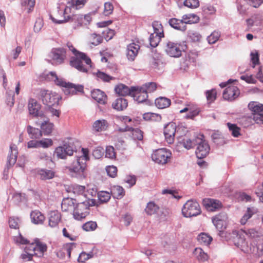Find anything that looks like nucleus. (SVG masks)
<instances>
[{"mask_svg": "<svg viewBox=\"0 0 263 263\" xmlns=\"http://www.w3.org/2000/svg\"><path fill=\"white\" fill-rule=\"evenodd\" d=\"M170 26L175 29L185 31L186 29V26L184 25L182 19L179 20L176 18H172L168 21Z\"/></svg>", "mask_w": 263, "mask_h": 263, "instance_id": "c85d7f7f", "label": "nucleus"}, {"mask_svg": "<svg viewBox=\"0 0 263 263\" xmlns=\"http://www.w3.org/2000/svg\"><path fill=\"white\" fill-rule=\"evenodd\" d=\"M139 49V45L135 43L129 44L126 49V57L128 60L133 61L137 55Z\"/></svg>", "mask_w": 263, "mask_h": 263, "instance_id": "aec40b11", "label": "nucleus"}, {"mask_svg": "<svg viewBox=\"0 0 263 263\" xmlns=\"http://www.w3.org/2000/svg\"><path fill=\"white\" fill-rule=\"evenodd\" d=\"M156 106L160 109L168 107L171 105V100L165 97H159L155 100Z\"/></svg>", "mask_w": 263, "mask_h": 263, "instance_id": "473e14b6", "label": "nucleus"}, {"mask_svg": "<svg viewBox=\"0 0 263 263\" xmlns=\"http://www.w3.org/2000/svg\"><path fill=\"white\" fill-rule=\"evenodd\" d=\"M213 223L216 228L221 233L224 229H226L224 226V221L217 217H215L212 219Z\"/></svg>", "mask_w": 263, "mask_h": 263, "instance_id": "de8ad7c7", "label": "nucleus"}, {"mask_svg": "<svg viewBox=\"0 0 263 263\" xmlns=\"http://www.w3.org/2000/svg\"><path fill=\"white\" fill-rule=\"evenodd\" d=\"M61 218L60 213L57 211H51L49 213V225L51 227H55L58 226Z\"/></svg>", "mask_w": 263, "mask_h": 263, "instance_id": "a878e982", "label": "nucleus"}, {"mask_svg": "<svg viewBox=\"0 0 263 263\" xmlns=\"http://www.w3.org/2000/svg\"><path fill=\"white\" fill-rule=\"evenodd\" d=\"M35 240L34 242L28 243L25 248V252H28L30 255H35Z\"/></svg>", "mask_w": 263, "mask_h": 263, "instance_id": "bf43d9fd", "label": "nucleus"}, {"mask_svg": "<svg viewBox=\"0 0 263 263\" xmlns=\"http://www.w3.org/2000/svg\"><path fill=\"white\" fill-rule=\"evenodd\" d=\"M10 149V154L8 157L7 165L11 166L14 165L16 161L18 152L17 146L15 144H11Z\"/></svg>", "mask_w": 263, "mask_h": 263, "instance_id": "b1692460", "label": "nucleus"}, {"mask_svg": "<svg viewBox=\"0 0 263 263\" xmlns=\"http://www.w3.org/2000/svg\"><path fill=\"white\" fill-rule=\"evenodd\" d=\"M152 26L154 31L153 33L164 36L163 27L159 22L154 21Z\"/></svg>", "mask_w": 263, "mask_h": 263, "instance_id": "a18cd8bd", "label": "nucleus"}, {"mask_svg": "<svg viewBox=\"0 0 263 263\" xmlns=\"http://www.w3.org/2000/svg\"><path fill=\"white\" fill-rule=\"evenodd\" d=\"M203 136L201 135L195 138L196 145L197 147L196 149V154L198 158L202 159L209 154L210 148L208 142L203 139Z\"/></svg>", "mask_w": 263, "mask_h": 263, "instance_id": "1a4fd4ad", "label": "nucleus"}, {"mask_svg": "<svg viewBox=\"0 0 263 263\" xmlns=\"http://www.w3.org/2000/svg\"><path fill=\"white\" fill-rule=\"evenodd\" d=\"M91 96L93 99L100 104H105L107 100V96L103 91L97 89L91 91Z\"/></svg>", "mask_w": 263, "mask_h": 263, "instance_id": "4be33fe9", "label": "nucleus"}, {"mask_svg": "<svg viewBox=\"0 0 263 263\" xmlns=\"http://www.w3.org/2000/svg\"><path fill=\"white\" fill-rule=\"evenodd\" d=\"M198 20V17L195 14H185L182 17V21L184 25L196 23Z\"/></svg>", "mask_w": 263, "mask_h": 263, "instance_id": "ea45409f", "label": "nucleus"}, {"mask_svg": "<svg viewBox=\"0 0 263 263\" xmlns=\"http://www.w3.org/2000/svg\"><path fill=\"white\" fill-rule=\"evenodd\" d=\"M31 221L34 224H42L45 217L43 214L38 210H34L30 214Z\"/></svg>", "mask_w": 263, "mask_h": 263, "instance_id": "cd10ccee", "label": "nucleus"}, {"mask_svg": "<svg viewBox=\"0 0 263 263\" xmlns=\"http://www.w3.org/2000/svg\"><path fill=\"white\" fill-rule=\"evenodd\" d=\"M220 34L219 32L214 31L207 37V40L209 44H213L215 43L219 39Z\"/></svg>", "mask_w": 263, "mask_h": 263, "instance_id": "5fc2aeb1", "label": "nucleus"}, {"mask_svg": "<svg viewBox=\"0 0 263 263\" xmlns=\"http://www.w3.org/2000/svg\"><path fill=\"white\" fill-rule=\"evenodd\" d=\"M198 240L200 243L208 246L211 243L212 237L207 234L202 233L198 235Z\"/></svg>", "mask_w": 263, "mask_h": 263, "instance_id": "a19ab883", "label": "nucleus"}, {"mask_svg": "<svg viewBox=\"0 0 263 263\" xmlns=\"http://www.w3.org/2000/svg\"><path fill=\"white\" fill-rule=\"evenodd\" d=\"M172 154L165 148L156 150L152 155V158L155 162L160 164H165L170 159Z\"/></svg>", "mask_w": 263, "mask_h": 263, "instance_id": "9b49d317", "label": "nucleus"}, {"mask_svg": "<svg viewBox=\"0 0 263 263\" xmlns=\"http://www.w3.org/2000/svg\"><path fill=\"white\" fill-rule=\"evenodd\" d=\"M47 251V246L45 243L41 242L39 239H35V256L42 257L44 253Z\"/></svg>", "mask_w": 263, "mask_h": 263, "instance_id": "7c9ffc66", "label": "nucleus"}, {"mask_svg": "<svg viewBox=\"0 0 263 263\" xmlns=\"http://www.w3.org/2000/svg\"><path fill=\"white\" fill-rule=\"evenodd\" d=\"M98 197L101 203L107 202L110 198V195L107 192H100L98 194Z\"/></svg>", "mask_w": 263, "mask_h": 263, "instance_id": "603ef678", "label": "nucleus"}, {"mask_svg": "<svg viewBox=\"0 0 263 263\" xmlns=\"http://www.w3.org/2000/svg\"><path fill=\"white\" fill-rule=\"evenodd\" d=\"M211 137L214 143L217 145H222L225 143L224 138L219 131H214L212 133Z\"/></svg>", "mask_w": 263, "mask_h": 263, "instance_id": "72a5a7b5", "label": "nucleus"}, {"mask_svg": "<svg viewBox=\"0 0 263 263\" xmlns=\"http://www.w3.org/2000/svg\"><path fill=\"white\" fill-rule=\"evenodd\" d=\"M75 247V243H67L63 247L61 250H59L57 252V255L59 258H63L65 257V253H67L68 254V258H70L71 252Z\"/></svg>", "mask_w": 263, "mask_h": 263, "instance_id": "393cba45", "label": "nucleus"}, {"mask_svg": "<svg viewBox=\"0 0 263 263\" xmlns=\"http://www.w3.org/2000/svg\"><path fill=\"white\" fill-rule=\"evenodd\" d=\"M203 204L207 210L209 211H215L220 209L222 204L221 203L217 200L207 198L203 200Z\"/></svg>", "mask_w": 263, "mask_h": 263, "instance_id": "6ab92c4d", "label": "nucleus"}, {"mask_svg": "<svg viewBox=\"0 0 263 263\" xmlns=\"http://www.w3.org/2000/svg\"><path fill=\"white\" fill-rule=\"evenodd\" d=\"M205 93L207 100L210 103L213 102L216 98V91L215 89L208 90Z\"/></svg>", "mask_w": 263, "mask_h": 263, "instance_id": "338daca9", "label": "nucleus"}, {"mask_svg": "<svg viewBox=\"0 0 263 263\" xmlns=\"http://www.w3.org/2000/svg\"><path fill=\"white\" fill-rule=\"evenodd\" d=\"M97 227V224L96 222L89 221L84 224L82 228L86 231H90L95 230Z\"/></svg>", "mask_w": 263, "mask_h": 263, "instance_id": "4d7b16f0", "label": "nucleus"}, {"mask_svg": "<svg viewBox=\"0 0 263 263\" xmlns=\"http://www.w3.org/2000/svg\"><path fill=\"white\" fill-rule=\"evenodd\" d=\"M164 49L166 54L171 57L178 58L182 54V46L177 43L168 41Z\"/></svg>", "mask_w": 263, "mask_h": 263, "instance_id": "f8f14e48", "label": "nucleus"}, {"mask_svg": "<svg viewBox=\"0 0 263 263\" xmlns=\"http://www.w3.org/2000/svg\"><path fill=\"white\" fill-rule=\"evenodd\" d=\"M39 158L41 160L45 161L47 165L50 166L51 164H53V162L52 161L51 157L46 153H40L39 155Z\"/></svg>", "mask_w": 263, "mask_h": 263, "instance_id": "052dcab7", "label": "nucleus"}, {"mask_svg": "<svg viewBox=\"0 0 263 263\" xmlns=\"http://www.w3.org/2000/svg\"><path fill=\"white\" fill-rule=\"evenodd\" d=\"M144 87H135L132 97L138 103H142L147 101L148 95L145 91Z\"/></svg>", "mask_w": 263, "mask_h": 263, "instance_id": "a211bd4d", "label": "nucleus"}, {"mask_svg": "<svg viewBox=\"0 0 263 263\" xmlns=\"http://www.w3.org/2000/svg\"><path fill=\"white\" fill-rule=\"evenodd\" d=\"M227 125L229 130L231 132L232 135L235 137H238L240 135V128L235 124H231L230 123H228Z\"/></svg>", "mask_w": 263, "mask_h": 263, "instance_id": "864d4df0", "label": "nucleus"}, {"mask_svg": "<svg viewBox=\"0 0 263 263\" xmlns=\"http://www.w3.org/2000/svg\"><path fill=\"white\" fill-rule=\"evenodd\" d=\"M132 135L135 140H142L143 138V132L138 128L132 129Z\"/></svg>", "mask_w": 263, "mask_h": 263, "instance_id": "69168bd1", "label": "nucleus"}, {"mask_svg": "<svg viewBox=\"0 0 263 263\" xmlns=\"http://www.w3.org/2000/svg\"><path fill=\"white\" fill-rule=\"evenodd\" d=\"M53 127L54 124L49 122V120L47 119V120H45L41 125L42 133L45 135H49L52 133Z\"/></svg>", "mask_w": 263, "mask_h": 263, "instance_id": "2f4dec72", "label": "nucleus"}, {"mask_svg": "<svg viewBox=\"0 0 263 263\" xmlns=\"http://www.w3.org/2000/svg\"><path fill=\"white\" fill-rule=\"evenodd\" d=\"M233 241L236 247L246 253H250V247L246 239V231L240 230L233 232Z\"/></svg>", "mask_w": 263, "mask_h": 263, "instance_id": "423d86ee", "label": "nucleus"}, {"mask_svg": "<svg viewBox=\"0 0 263 263\" xmlns=\"http://www.w3.org/2000/svg\"><path fill=\"white\" fill-rule=\"evenodd\" d=\"M128 103L124 98L117 99L112 104V107L117 110H123L127 107Z\"/></svg>", "mask_w": 263, "mask_h": 263, "instance_id": "c756f323", "label": "nucleus"}, {"mask_svg": "<svg viewBox=\"0 0 263 263\" xmlns=\"http://www.w3.org/2000/svg\"><path fill=\"white\" fill-rule=\"evenodd\" d=\"M176 125L174 122H170L164 128V135L165 140L168 144L174 142Z\"/></svg>", "mask_w": 263, "mask_h": 263, "instance_id": "4468645a", "label": "nucleus"}, {"mask_svg": "<svg viewBox=\"0 0 263 263\" xmlns=\"http://www.w3.org/2000/svg\"><path fill=\"white\" fill-rule=\"evenodd\" d=\"M76 200L73 198H67L63 200L61 209L63 212L73 211L76 207Z\"/></svg>", "mask_w": 263, "mask_h": 263, "instance_id": "5701e85b", "label": "nucleus"}, {"mask_svg": "<svg viewBox=\"0 0 263 263\" xmlns=\"http://www.w3.org/2000/svg\"><path fill=\"white\" fill-rule=\"evenodd\" d=\"M93 257L92 252H89V253H86V252H83L80 255L78 258V261L79 262H83L86 260L91 258Z\"/></svg>", "mask_w": 263, "mask_h": 263, "instance_id": "680f3d73", "label": "nucleus"}, {"mask_svg": "<svg viewBox=\"0 0 263 263\" xmlns=\"http://www.w3.org/2000/svg\"><path fill=\"white\" fill-rule=\"evenodd\" d=\"M135 90V86H132L130 88H129L123 84L118 85L115 88V90L116 93L122 96H125L128 95L132 96V93Z\"/></svg>", "mask_w": 263, "mask_h": 263, "instance_id": "412c9836", "label": "nucleus"}, {"mask_svg": "<svg viewBox=\"0 0 263 263\" xmlns=\"http://www.w3.org/2000/svg\"><path fill=\"white\" fill-rule=\"evenodd\" d=\"M53 63L59 65L64 62L66 58V50L63 48H53L49 54Z\"/></svg>", "mask_w": 263, "mask_h": 263, "instance_id": "ddd939ff", "label": "nucleus"}, {"mask_svg": "<svg viewBox=\"0 0 263 263\" xmlns=\"http://www.w3.org/2000/svg\"><path fill=\"white\" fill-rule=\"evenodd\" d=\"M141 87H144L145 91L147 94L148 92H152L155 91L156 89L157 85L154 82H150L146 83L145 85L141 86Z\"/></svg>", "mask_w": 263, "mask_h": 263, "instance_id": "13d9d810", "label": "nucleus"}, {"mask_svg": "<svg viewBox=\"0 0 263 263\" xmlns=\"http://www.w3.org/2000/svg\"><path fill=\"white\" fill-rule=\"evenodd\" d=\"M162 37V36L157 35L155 33H151L149 38V44L151 47H157Z\"/></svg>", "mask_w": 263, "mask_h": 263, "instance_id": "c03bdc74", "label": "nucleus"}, {"mask_svg": "<svg viewBox=\"0 0 263 263\" xmlns=\"http://www.w3.org/2000/svg\"><path fill=\"white\" fill-rule=\"evenodd\" d=\"M105 157L111 159H114L116 158V153L113 146H107L106 148Z\"/></svg>", "mask_w": 263, "mask_h": 263, "instance_id": "774afa93", "label": "nucleus"}, {"mask_svg": "<svg viewBox=\"0 0 263 263\" xmlns=\"http://www.w3.org/2000/svg\"><path fill=\"white\" fill-rule=\"evenodd\" d=\"M86 2L85 0H76L75 4H69L66 6L64 10H59L58 12L61 15V19L57 20L51 17L53 22L58 24H62L66 22L73 23V28L77 29L83 25H88L91 21L90 14L82 15L81 14H73V11L80 8L83 6Z\"/></svg>", "mask_w": 263, "mask_h": 263, "instance_id": "f257e3e1", "label": "nucleus"}, {"mask_svg": "<svg viewBox=\"0 0 263 263\" xmlns=\"http://www.w3.org/2000/svg\"><path fill=\"white\" fill-rule=\"evenodd\" d=\"M86 167L84 159L76 158L67 169L71 177L82 180L87 176Z\"/></svg>", "mask_w": 263, "mask_h": 263, "instance_id": "7ed1b4c3", "label": "nucleus"}, {"mask_svg": "<svg viewBox=\"0 0 263 263\" xmlns=\"http://www.w3.org/2000/svg\"><path fill=\"white\" fill-rule=\"evenodd\" d=\"M249 109L253 112L252 117H249L248 120L253 119L257 124L263 123V105L256 102H251L248 105Z\"/></svg>", "mask_w": 263, "mask_h": 263, "instance_id": "9d476101", "label": "nucleus"}, {"mask_svg": "<svg viewBox=\"0 0 263 263\" xmlns=\"http://www.w3.org/2000/svg\"><path fill=\"white\" fill-rule=\"evenodd\" d=\"M183 4L185 6L191 8H196L199 6L198 0H185Z\"/></svg>", "mask_w": 263, "mask_h": 263, "instance_id": "0e129e2a", "label": "nucleus"}, {"mask_svg": "<svg viewBox=\"0 0 263 263\" xmlns=\"http://www.w3.org/2000/svg\"><path fill=\"white\" fill-rule=\"evenodd\" d=\"M239 94V90L237 86L230 85L223 91V98L226 100L231 101L237 98Z\"/></svg>", "mask_w": 263, "mask_h": 263, "instance_id": "f3484780", "label": "nucleus"}, {"mask_svg": "<svg viewBox=\"0 0 263 263\" xmlns=\"http://www.w3.org/2000/svg\"><path fill=\"white\" fill-rule=\"evenodd\" d=\"M111 193L115 198L120 199L124 195V189L120 186H115L111 190Z\"/></svg>", "mask_w": 263, "mask_h": 263, "instance_id": "37998d69", "label": "nucleus"}, {"mask_svg": "<svg viewBox=\"0 0 263 263\" xmlns=\"http://www.w3.org/2000/svg\"><path fill=\"white\" fill-rule=\"evenodd\" d=\"M39 175L42 180L50 179L54 177L55 173L52 170L42 169L39 171Z\"/></svg>", "mask_w": 263, "mask_h": 263, "instance_id": "e433bc0d", "label": "nucleus"}, {"mask_svg": "<svg viewBox=\"0 0 263 263\" xmlns=\"http://www.w3.org/2000/svg\"><path fill=\"white\" fill-rule=\"evenodd\" d=\"M22 5L25 7V9L27 10V13H29L32 11L35 5V0H24L22 3Z\"/></svg>", "mask_w": 263, "mask_h": 263, "instance_id": "3c124183", "label": "nucleus"}, {"mask_svg": "<svg viewBox=\"0 0 263 263\" xmlns=\"http://www.w3.org/2000/svg\"><path fill=\"white\" fill-rule=\"evenodd\" d=\"M179 143L187 149H190L193 148L196 144L195 142V139L192 140L186 136L183 137L180 141H179Z\"/></svg>", "mask_w": 263, "mask_h": 263, "instance_id": "58836bf2", "label": "nucleus"}, {"mask_svg": "<svg viewBox=\"0 0 263 263\" xmlns=\"http://www.w3.org/2000/svg\"><path fill=\"white\" fill-rule=\"evenodd\" d=\"M49 74L52 77L53 81L56 85L64 88L63 91L66 95H73L77 92H81L83 90L82 85H76L72 83H67L62 79L58 78L55 72L51 71Z\"/></svg>", "mask_w": 263, "mask_h": 263, "instance_id": "39448f33", "label": "nucleus"}, {"mask_svg": "<svg viewBox=\"0 0 263 263\" xmlns=\"http://www.w3.org/2000/svg\"><path fill=\"white\" fill-rule=\"evenodd\" d=\"M187 111H190L189 114L187 115V118H193V117L197 116L199 113V111L197 110H192L190 105H187L186 107L183 109H181L180 111V112L183 113Z\"/></svg>", "mask_w": 263, "mask_h": 263, "instance_id": "6e6d98bb", "label": "nucleus"}, {"mask_svg": "<svg viewBox=\"0 0 263 263\" xmlns=\"http://www.w3.org/2000/svg\"><path fill=\"white\" fill-rule=\"evenodd\" d=\"M182 213L185 217L196 216L201 213L200 205L193 200H188L183 205Z\"/></svg>", "mask_w": 263, "mask_h": 263, "instance_id": "6e6552de", "label": "nucleus"}, {"mask_svg": "<svg viewBox=\"0 0 263 263\" xmlns=\"http://www.w3.org/2000/svg\"><path fill=\"white\" fill-rule=\"evenodd\" d=\"M96 75L98 78V80H100L104 82H108L110 81V80L114 79L112 77L100 70H98L96 73Z\"/></svg>", "mask_w": 263, "mask_h": 263, "instance_id": "8fccbe9b", "label": "nucleus"}, {"mask_svg": "<svg viewBox=\"0 0 263 263\" xmlns=\"http://www.w3.org/2000/svg\"><path fill=\"white\" fill-rule=\"evenodd\" d=\"M108 123L106 120L102 119L96 121L92 125V129L97 132H100L107 130Z\"/></svg>", "mask_w": 263, "mask_h": 263, "instance_id": "bb28decb", "label": "nucleus"}, {"mask_svg": "<svg viewBox=\"0 0 263 263\" xmlns=\"http://www.w3.org/2000/svg\"><path fill=\"white\" fill-rule=\"evenodd\" d=\"M250 252H251L257 256H261L263 254V244L260 242L255 246L253 245L252 248H250Z\"/></svg>", "mask_w": 263, "mask_h": 263, "instance_id": "79ce46f5", "label": "nucleus"}, {"mask_svg": "<svg viewBox=\"0 0 263 263\" xmlns=\"http://www.w3.org/2000/svg\"><path fill=\"white\" fill-rule=\"evenodd\" d=\"M197 259L201 261L204 262L208 260L209 258L208 255L205 253L201 248H196L195 250Z\"/></svg>", "mask_w": 263, "mask_h": 263, "instance_id": "49530a36", "label": "nucleus"}, {"mask_svg": "<svg viewBox=\"0 0 263 263\" xmlns=\"http://www.w3.org/2000/svg\"><path fill=\"white\" fill-rule=\"evenodd\" d=\"M73 149L71 146L68 144H64L63 146L57 147L54 154L60 159H65L67 156L73 155Z\"/></svg>", "mask_w": 263, "mask_h": 263, "instance_id": "dca6fc26", "label": "nucleus"}, {"mask_svg": "<svg viewBox=\"0 0 263 263\" xmlns=\"http://www.w3.org/2000/svg\"><path fill=\"white\" fill-rule=\"evenodd\" d=\"M67 47L75 55L71 58L70 65L80 71L87 72L91 67V61L85 53L78 51L70 43H68Z\"/></svg>", "mask_w": 263, "mask_h": 263, "instance_id": "f03ea898", "label": "nucleus"}, {"mask_svg": "<svg viewBox=\"0 0 263 263\" xmlns=\"http://www.w3.org/2000/svg\"><path fill=\"white\" fill-rule=\"evenodd\" d=\"M39 95L43 104L49 107L58 104L60 99V97L58 93L48 90L41 89Z\"/></svg>", "mask_w": 263, "mask_h": 263, "instance_id": "0eeeda50", "label": "nucleus"}, {"mask_svg": "<svg viewBox=\"0 0 263 263\" xmlns=\"http://www.w3.org/2000/svg\"><path fill=\"white\" fill-rule=\"evenodd\" d=\"M27 130L30 138L31 139H39L42 136V131L39 128H36L28 125Z\"/></svg>", "mask_w": 263, "mask_h": 263, "instance_id": "f704fd0d", "label": "nucleus"}, {"mask_svg": "<svg viewBox=\"0 0 263 263\" xmlns=\"http://www.w3.org/2000/svg\"><path fill=\"white\" fill-rule=\"evenodd\" d=\"M91 43L93 45H98L102 41V37L96 33L91 34L90 36Z\"/></svg>", "mask_w": 263, "mask_h": 263, "instance_id": "e2e57ef3", "label": "nucleus"}, {"mask_svg": "<svg viewBox=\"0 0 263 263\" xmlns=\"http://www.w3.org/2000/svg\"><path fill=\"white\" fill-rule=\"evenodd\" d=\"M143 118L146 121H158L161 119L160 115L152 112L145 113Z\"/></svg>", "mask_w": 263, "mask_h": 263, "instance_id": "09e8293b", "label": "nucleus"}, {"mask_svg": "<svg viewBox=\"0 0 263 263\" xmlns=\"http://www.w3.org/2000/svg\"><path fill=\"white\" fill-rule=\"evenodd\" d=\"M96 204L94 199L88 198L85 201L77 204L73 212V217L77 220H82L89 214V207Z\"/></svg>", "mask_w": 263, "mask_h": 263, "instance_id": "20e7f679", "label": "nucleus"}, {"mask_svg": "<svg viewBox=\"0 0 263 263\" xmlns=\"http://www.w3.org/2000/svg\"><path fill=\"white\" fill-rule=\"evenodd\" d=\"M28 108L30 115L34 117H40L41 118L45 117L44 114L41 111L40 104L34 99H30L28 101Z\"/></svg>", "mask_w": 263, "mask_h": 263, "instance_id": "2eb2a0df", "label": "nucleus"}, {"mask_svg": "<svg viewBox=\"0 0 263 263\" xmlns=\"http://www.w3.org/2000/svg\"><path fill=\"white\" fill-rule=\"evenodd\" d=\"M159 206L154 202H149L145 209V212L148 215H152L157 213Z\"/></svg>", "mask_w": 263, "mask_h": 263, "instance_id": "4c0bfd02", "label": "nucleus"}, {"mask_svg": "<svg viewBox=\"0 0 263 263\" xmlns=\"http://www.w3.org/2000/svg\"><path fill=\"white\" fill-rule=\"evenodd\" d=\"M257 212V209L254 207L248 208L246 212L241 218L240 222L241 224H245L247 221Z\"/></svg>", "mask_w": 263, "mask_h": 263, "instance_id": "c9c22d12", "label": "nucleus"}]
</instances>
